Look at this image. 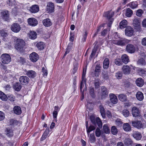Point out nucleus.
I'll return each mask as SVG.
<instances>
[{
	"mask_svg": "<svg viewBox=\"0 0 146 146\" xmlns=\"http://www.w3.org/2000/svg\"><path fill=\"white\" fill-rule=\"evenodd\" d=\"M95 134L97 137H100L101 134V131L98 127L97 128L95 131Z\"/></svg>",
	"mask_w": 146,
	"mask_h": 146,
	"instance_id": "nucleus-47",
	"label": "nucleus"
},
{
	"mask_svg": "<svg viewBox=\"0 0 146 146\" xmlns=\"http://www.w3.org/2000/svg\"><path fill=\"white\" fill-rule=\"evenodd\" d=\"M89 139L91 143H94L95 142L96 138L94 134L92 133L90 134Z\"/></svg>",
	"mask_w": 146,
	"mask_h": 146,
	"instance_id": "nucleus-42",
	"label": "nucleus"
},
{
	"mask_svg": "<svg viewBox=\"0 0 146 146\" xmlns=\"http://www.w3.org/2000/svg\"><path fill=\"white\" fill-rule=\"evenodd\" d=\"M20 83L22 85H26L29 81V78L25 76H21L19 79Z\"/></svg>",
	"mask_w": 146,
	"mask_h": 146,
	"instance_id": "nucleus-9",
	"label": "nucleus"
},
{
	"mask_svg": "<svg viewBox=\"0 0 146 146\" xmlns=\"http://www.w3.org/2000/svg\"><path fill=\"white\" fill-rule=\"evenodd\" d=\"M0 98L3 101H6L8 98L6 95L3 92L0 91Z\"/></svg>",
	"mask_w": 146,
	"mask_h": 146,
	"instance_id": "nucleus-38",
	"label": "nucleus"
},
{
	"mask_svg": "<svg viewBox=\"0 0 146 146\" xmlns=\"http://www.w3.org/2000/svg\"><path fill=\"white\" fill-rule=\"evenodd\" d=\"M19 11V9L17 8V7H14V8H13L12 10V13L15 14V15H16L17 14V13Z\"/></svg>",
	"mask_w": 146,
	"mask_h": 146,
	"instance_id": "nucleus-59",
	"label": "nucleus"
},
{
	"mask_svg": "<svg viewBox=\"0 0 146 146\" xmlns=\"http://www.w3.org/2000/svg\"><path fill=\"white\" fill-rule=\"evenodd\" d=\"M96 127L92 125H90L88 128L87 129V133L88 135H89V133L95 129Z\"/></svg>",
	"mask_w": 146,
	"mask_h": 146,
	"instance_id": "nucleus-46",
	"label": "nucleus"
},
{
	"mask_svg": "<svg viewBox=\"0 0 146 146\" xmlns=\"http://www.w3.org/2000/svg\"><path fill=\"white\" fill-rule=\"evenodd\" d=\"M0 34L1 36L5 40L6 38L8 36L7 33V31L4 30L2 29L1 31Z\"/></svg>",
	"mask_w": 146,
	"mask_h": 146,
	"instance_id": "nucleus-39",
	"label": "nucleus"
},
{
	"mask_svg": "<svg viewBox=\"0 0 146 146\" xmlns=\"http://www.w3.org/2000/svg\"><path fill=\"white\" fill-rule=\"evenodd\" d=\"M133 135L134 138L137 140H140L142 137L141 135L138 132H134Z\"/></svg>",
	"mask_w": 146,
	"mask_h": 146,
	"instance_id": "nucleus-21",
	"label": "nucleus"
},
{
	"mask_svg": "<svg viewBox=\"0 0 146 146\" xmlns=\"http://www.w3.org/2000/svg\"><path fill=\"white\" fill-rule=\"evenodd\" d=\"M123 127L124 130L126 131H128L131 130V126L128 123H126L124 124Z\"/></svg>",
	"mask_w": 146,
	"mask_h": 146,
	"instance_id": "nucleus-25",
	"label": "nucleus"
},
{
	"mask_svg": "<svg viewBox=\"0 0 146 146\" xmlns=\"http://www.w3.org/2000/svg\"><path fill=\"white\" fill-rule=\"evenodd\" d=\"M96 49L94 48L93 49L92 52L90 55V58H92L95 56L96 51Z\"/></svg>",
	"mask_w": 146,
	"mask_h": 146,
	"instance_id": "nucleus-54",
	"label": "nucleus"
},
{
	"mask_svg": "<svg viewBox=\"0 0 146 146\" xmlns=\"http://www.w3.org/2000/svg\"><path fill=\"white\" fill-rule=\"evenodd\" d=\"M138 71L140 74L142 76H144L146 74V71L141 68H139L138 69Z\"/></svg>",
	"mask_w": 146,
	"mask_h": 146,
	"instance_id": "nucleus-53",
	"label": "nucleus"
},
{
	"mask_svg": "<svg viewBox=\"0 0 146 146\" xmlns=\"http://www.w3.org/2000/svg\"><path fill=\"white\" fill-rule=\"evenodd\" d=\"M115 76L117 79H121L122 76V72L120 71L118 72L115 74Z\"/></svg>",
	"mask_w": 146,
	"mask_h": 146,
	"instance_id": "nucleus-48",
	"label": "nucleus"
},
{
	"mask_svg": "<svg viewBox=\"0 0 146 146\" xmlns=\"http://www.w3.org/2000/svg\"><path fill=\"white\" fill-rule=\"evenodd\" d=\"M30 59L33 62H36L39 58L38 54L36 53L33 52L31 53L29 56Z\"/></svg>",
	"mask_w": 146,
	"mask_h": 146,
	"instance_id": "nucleus-12",
	"label": "nucleus"
},
{
	"mask_svg": "<svg viewBox=\"0 0 146 146\" xmlns=\"http://www.w3.org/2000/svg\"><path fill=\"white\" fill-rule=\"evenodd\" d=\"M100 80L98 79L95 80L94 84L96 88H98L100 85Z\"/></svg>",
	"mask_w": 146,
	"mask_h": 146,
	"instance_id": "nucleus-55",
	"label": "nucleus"
},
{
	"mask_svg": "<svg viewBox=\"0 0 146 146\" xmlns=\"http://www.w3.org/2000/svg\"><path fill=\"white\" fill-rule=\"evenodd\" d=\"M136 83L137 85L139 87L142 86L144 84L143 80L141 78H139L136 80Z\"/></svg>",
	"mask_w": 146,
	"mask_h": 146,
	"instance_id": "nucleus-28",
	"label": "nucleus"
},
{
	"mask_svg": "<svg viewBox=\"0 0 146 146\" xmlns=\"http://www.w3.org/2000/svg\"><path fill=\"white\" fill-rule=\"evenodd\" d=\"M110 100L111 102L113 104H115L117 102L118 100L116 96L113 94L110 95Z\"/></svg>",
	"mask_w": 146,
	"mask_h": 146,
	"instance_id": "nucleus-17",
	"label": "nucleus"
},
{
	"mask_svg": "<svg viewBox=\"0 0 146 146\" xmlns=\"http://www.w3.org/2000/svg\"><path fill=\"white\" fill-rule=\"evenodd\" d=\"M130 40L125 38H121L119 40H113V43L120 46H123L125 44L129 43Z\"/></svg>",
	"mask_w": 146,
	"mask_h": 146,
	"instance_id": "nucleus-5",
	"label": "nucleus"
},
{
	"mask_svg": "<svg viewBox=\"0 0 146 146\" xmlns=\"http://www.w3.org/2000/svg\"><path fill=\"white\" fill-rule=\"evenodd\" d=\"M39 10V7L36 5H34L31 7L29 9L30 12L32 13H36Z\"/></svg>",
	"mask_w": 146,
	"mask_h": 146,
	"instance_id": "nucleus-18",
	"label": "nucleus"
},
{
	"mask_svg": "<svg viewBox=\"0 0 146 146\" xmlns=\"http://www.w3.org/2000/svg\"><path fill=\"white\" fill-rule=\"evenodd\" d=\"M120 58H117L115 59L114 60L115 64L118 66L122 65L123 64L122 60Z\"/></svg>",
	"mask_w": 146,
	"mask_h": 146,
	"instance_id": "nucleus-36",
	"label": "nucleus"
},
{
	"mask_svg": "<svg viewBox=\"0 0 146 146\" xmlns=\"http://www.w3.org/2000/svg\"><path fill=\"white\" fill-rule=\"evenodd\" d=\"M29 37L31 39H35L37 37L36 33L34 31H31L29 34Z\"/></svg>",
	"mask_w": 146,
	"mask_h": 146,
	"instance_id": "nucleus-37",
	"label": "nucleus"
},
{
	"mask_svg": "<svg viewBox=\"0 0 146 146\" xmlns=\"http://www.w3.org/2000/svg\"><path fill=\"white\" fill-rule=\"evenodd\" d=\"M126 50L129 53H133L135 52L136 48L133 44H128L126 46Z\"/></svg>",
	"mask_w": 146,
	"mask_h": 146,
	"instance_id": "nucleus-7",
	"label": "nucleus"
},
{
	"mask_svg": "<svg viewBox=\"0 0 146 146\" xmlns=\"http://www.w3.org/2000/svg\"><path fill=\"white\" fill-rule=\"evenodd\" d=\"M18 62L22 64H23L26 63V61L25 59L22 57H20L18 59Z\"/></svg>",
	"mask_w": 146,
	"mask_h": 146,
	"instance_id": "nucleus-52",
	"label": "nucleus"
},
{
	"mask_svg": "<svg viewBox=\"0 0 146 146\" xmlns=\"http://www.w3.org/2000/svg\"><path fill=\"white\" fill-rule=\"evenodd\" d=\"M142 45L146 46V37L143 38L142 41Z\"/></svg>",
	"mask_w": 146,
	"mask_h": 146,
	"instance_id": "nucleus-64",
	"label": "nucleus"
},
{
	"mask_svg": "<svg viewBox=\"0 0 146 146\" xmlns=\"http://www.w3.org/2000/svg\"><path fill=\"white\" fill-rule=\"evenodd\" d=\"M123 142L125 145L127 146H132L133 144V141L130 139H125Z\"/></svg>",
	"mask_w": 146,
	"mask_h": 146,
	"instance_id": "nucleus-26",
	"label": "nucleus"
},
{
	"mask_svg": "<svg viewBox=\"0 0 146 146\" xmlns=\"http://www.w3.org/2000/svg\"><path fill=\"white\" fill-rule=\"evenodd\" d=\"M118 98L122 102H126L127 100L126 95L124 94H121L119 95Z\"/></svg>",
	"mask_w": 146,
	"mask_h": 146,
	"instance_id": "nucleus-32",
	"label": "nucleus"
},
{
	"mask_svg": "<svg viewBox=\"0 0 146 146\" xmlns=\"http://www.w3.org/2000/svg\"><path fill=\"white\" fill-rule=\"evenodd\" d=\"M122 69L124 74H128L130 73L131 68L127 65H123L122 67Z\"/></svg>",
	"mask_w": 146,
	"mask_h": 146,
	"instance_id": "nucleus-15",
	"label": "nucleus"
},
{
	"mask_svg": "<svg viewBox=\"0 0 146 146\" xmlns=\"http://www.w3.org/2000/svg\"><path fill=\"white\" fill-rule=\"evenodd\" d=\"M143 13V11L141 9H139L136 12V15L139 17H141Z\"/></svg>",
	"mask_w": 146,
	"mask_h": 146,
	"instance_id": "nucleus-60",
	"label": "nucleus"
},
{
	"mask_svg": "<svg viewBox=\"0 0 146 146\" xmlns=\"http://www.w3.org/2000/svg\"><path fill=\"white\" fill-rule=\"evenodd\" d=\"M145 61L143 59L141 58L138 60L137 64L139 65H143L145 64Z\"/></svg>",
	"mask_w": 146,
	"mask_h": 146,
	"instance_id": "nucleus-58",
	"label": "nucleus"
},
{
	"mask_svg": "<svg viewBox=\"0 0 146 146\" xmlns=\"http://www.w3.org/2000/svg\"><path fill=\"white\" fill-rule=\"evenodd\" d=\"M96 123L98 126L100 128H101L102 127V123L99 117H97L96 119Z\"/></svg>",
	"mask_w": 146,
	"mask_h": 146,
	"instance_id": "nucleus-43",
	"label": "nucleus"
},
{
	"mask_svg": "<svg viewBox=\"0 0 146 146\" xmlns=\"http://www.w3.org/2000/svg\"><path fill=\"white\" fill-rule=\"evenodd\" d=\"M13 109L15 113L19 115L21 113V109L19 106H15Z\"/></svg>",
	"mask_w": 146,
	"mask_h": 146,
	"instance_id": "nucleus-31",
	"label": "nucleus"
},
{
	"mask_svg": "<svg viewBox=\"0 0 146 146\" xmlns=\"http://www.w3.org/2000/svg\"><path fill=\"white\" fill-rule=\"evenodd\" d=\"M49 130L48 128L46 129L45 131L43 133L41 138L40 139V141H43L47 137L49 133Z\"/></svg>",
	"mask_w": 146,
	"mask_h": 146,
	"instance_id": "nucleus-27",
	"label": "nucleus"
},
{
	"mask_svg": "<svg viewBox=\"0 0 146 146\" xmlns=\"http://www.w3.org/2000/svg\"><path fill=\"white\" fill-rule=\"evenodd\" d=\"M133 14V11L130 8L127 9L126 11L125 15L128 17H130Z\"/></svg>",
	"mask_w": 146,
	"mask_h": 146,
	"instance_id": "nucleus-41",
	"label": "nucleus"
},
{
	"mask_svg": "<svg viewBox=\"0 0 146 146\" xmlns=\"http://www.w3.org/2000/svg\"><path fill=\"white\" fill-rule=\"evenodd\" d=\"M115 123L117 125L120 126L122 123V122L121 119H117L115 120Z\"/></svg>",
	"mask_w": 146,
	"mask_h": 146,
	"instance_id": "nucleus-62",
	"label": "nucleus"
},
{
	"mask_svg": "<svg viewBox=\"0 0 146 146\" xmlns=\"http://www.w3.org/2000/svg\"><path fill=\"white\" fill-rule=\"evenodd\" d=\"M132 125L134 127L139 129H144L145 127L144 124L142 123L141 121H132Z\"/></svg>",
	"mask_w": 146,
	"mask_h": 146,
	"instance_id": "nucleus-4",
	"label": "nucleus"
},
{
	"mask_svg": "<svg viewBox=\"0 0 146 146\" xmlns=\"http://www.w3.org/2000/svg\"><path fill=\"white\" fill-rule=\"evenodd\" d=\"M1 59L2 62L5 64H8L11 61L10 56L7 54H3L1 57Z\"/></svg>",
	"mask_w": 146,
	"mask_h": 146,
	"instance_id": "nucleus-3",
	"label": "nucleus"
},
{
	"mask_svg": "<svg viewBox=\"0 0 146 146\" xmlns=\"http://www.w3.org/2000/svg\"><path fill=\"white\" fill-rule=\"evenodd\" d=\"M13 87L16 91H19L21 90L22 86L20 83L17 82L15 83L13 85Z\"/></svg>",
	"mask_w": 146,
	"mask_h": 146,
	"instance_id": "nucleus-22",
	"label": "nucleus"
},
{
	"mask_svg": "<svg viewBox=\"0 0 146 146\" xmlns=\"http://www.w3.org/2000/svg\"><path fill=\"white\" fill-rule=\"evenodd\" d=\"M109 60L108 58H106L104 60L103 62V67L105 69H107L109 66Z\"/></svg>",
	"mask_w": 146,
	"mask_h": 146,
	"instance_id": "nucleus-34",
	"label": "nucleus"
},
{
	"mask_svg": "<svg viewBox=\"0 0 146 146\" xmlns=\"http://www.w3.org/2000/svg\"><path fill=\"white\" fill-rule=\"evenodd\" d=\"M101 66L99 64H97L96 66L94 71V74L95 76L97 77H98L100 74V72L101 71Z\"/></svg>",
	"mask_w": 146,
	"mask_h": 146,
	"instance_id": "nucleus-19",
	"label": "nucleus"
},
{
	"mask_svg": "<svg viewBox=\"0 0 146 146\" xmlns=\"http://www.w3.org/2000/svg\"><path fill=\"white\" fill-rule=\"evenodd\" d=\"M28 22L29 25L32 26H35L38 24L36 19L34 18H29L28 19Z\"/></svg>",
	"mask_w": 146,
	"mask_h": 146,
	"instance_id": "nucleus-14",
	"label": "nucleus"
},
{
	"mask_svg": "<svg viewBox=\"0 0 146 146\" xmlns=\"http://www.w3.org/2000/svg\"><path fill=\"white\" fill-rule=\"evenodd\" d=\"M100 95L102 99H105L108 96V92L107 88L104 86H102L101 88Z\"/></svg>",
	"mask_w": 146,
	"mask_h": 146,
	"instance_id": "nucleus-6",
	"label": "nucleus"
},
{
	"mask_svg": "<svg viewBox=\"0 0 146 146\" xmlns=\"http://www.w3.org/2000/svg\"><path fill=\"white\" fill-rule=\"evenodd\" d=\"M11 29L14 32L18 33L20 30L21 27L19 24L15 23L11 25Z\"/></svg>",
	"mask_w": 146,
	"mask_h": 146,
	"instance_id": "nucleus-11",
	"label": "nucleus"
},
{
	"mask_svg": "<svg viewBox=\"0 0 146 146\" xmlns=\"http://www.w3.org/2000/svg\"><path fill=\"white\" fill-rule=\"evenodd\" d=\"M114 14L113 12L110 11L105 13L104 15V16L107 18V19L109 20V22L108 25L110 27H111V24L113 21V19L112 18V17L113 16Z\"/></svg>",
	"mask_w": 146,
	"mask_h": 146,
	"instance_id": "nucleus-2",
	"label": "nucleus"
},
{
	"mask_svg": "<svg viewBox=\"0 0 146 146\" xmlns=\"http://www.w3.org/2000/svg\"><path fill=\"white\" fill-rule=\"evenodd\" d=\"M123 115L125 117H127L129 114V111L126 109H124L122 111Z\"/></svg>",
	"mask_w": 146,
	"mask_h": 146,
	"instance_id": "nucleus-50",
	"label": "nucleus"
},
{
	"mask_svg": "<svg viewBox=\"0 0 146 146\" xmlns=\"http://www.w3.org/2000/svg\"><path fill=\"white\" fill-rule=\"evenodd\" d=\"M6 134L8 137H12L13 135L12 130L9 128H7L6 131Z\"/></svg>",
	"mask_w": 146,
	"mask_h": 146,
	"instance_id": "nucleus-33",
	"label": "nucleus"
},
{
	"mask_svg": "<svg viewBox=\"0 0 146 146\" xmlns=\"http://www.w3.org/2000/svg\"><path fill=\"white\" fill-rule=\"evenodd\" d=\"M125 32V35L129 36H132L134 32L133 28L129 26H128L126 28Z\"/></svg>",
	"mask_w": 146,
	"mask_h": 146,
	"instance_id": "nucleus-10",
	"label": "nucleus"
},
{
	"mask_svg": "<svg viewBox=\"0 0 146 146\" xmlns=\"http://www.w3.org/2000/svg\"><path fill=\"white\" fill-rule=\"evenodd\" d=\"M42 72L43 73V76H46L48 73L46 70L45 69V68L44 67H42Z\"/></svg>",
	"mask_w": 146,
	"mask_h": 146,
	"instance_id": "nucleus-61",
	"label": "nucleus"
},
{
	"mask_svg": "<svg viewBox=\"0 0 146 146\" xmlns=\"http://www.w3.org/2000/svg\"><path fill=\"white\" fill-rule=\"evenodd\" d=\"M127 21L125 20H124L121 21L119 23L120 28L122 29L126 27L127 25Z\"/></svg>",
	"mask_w": 146,
	"mask_h": 146,
	"instance_id": "nucleus-30",
	"label": "nucleus"
},
{
	"mask_svg": "<svg viewBox=\"0 0 146 146\" xmlns=\"http://www.w3.org/2000/svg\"><path fill=\"white\" fill-rule=\"evenodd\" d=\"M130 7L133 9L136 8L137 6V4L136 2H133L131 4H129V5Z\"/></svg>",
	"mask_w": 146,
	"mask_h": 146,
	"instance_id": "nucleus-51",
	"label": "nucleus"
},
{
	"mask_svg": "<svg viewBox=\"0 0 146 146\" xmlns=\"http://www.w3.org/2000/svg\"><path fill=\"white\" fill-rule=\"evenodd\" d=\"M103 129L104 132L108 134L110 133V129L107 125H104L103 127Z\"/></svg>",
	"mask_w": 146,
	"mask_h": 146,
	"instance_id": "nucleus-45",
	"label": "nucleus"
},
{
	"mask_svg": "<svg viewBox=\"0 0 146 146\" xmlns=\"http://www.w3.org/2000/svg\"><path fill=\"white\" fill-rule=\"evenodd\" d=\"M117 130L115 126H113L111 127V133L113 135H116L117 133Z\"/></svg>",
	"mask_w": 146,
	"mask_h": 146,
	"instance_id": "nucleus-44",
	"label": "nucleus"
},
{
	"mask_svg": "<svg viewBox=\"0 0 146 146\" xmlns=\"http://www.w3.org/2000/svg\"><path fill=\"white\" fill-rule=\"evenodd\" d=\"M140 25V22L137 18H135L133 21V25L135 27H138Z\"/></svg>",
	"mask_w": 146,
	"mask_h": 146,
	"instance_id": "nucleus-35",
	"label": "nucleus"
},
{
	"mask_svg": "<svg viewBox=\"0 0 146 146\" xmlns=\"http://www.w3.org/2000/svg\"><path fill=\"white\" fill-rule=\"evenodd\" d=\"M136 97L138 100L141 101L144 98L143 94L141 92H138L136 93Z\"/></svg>",
	"mask_w": 146,
	"mask_h": 146,
	"instance_id": "nucleus-29",
	"label": "nucleus"
},
{
	"mask_svg": "<svg viewBox=\"0 0 146 146\" xmlns=\"http://www.w3.org/2000/svg\"><path fill=\"white\" fill-rule=\"evenodd\" d=\"M121 59L122 62L125 64H127L129 61L128 56L125 54H124L122 56Z\"/></svg>",
	"mask_w": 146,
	"mask_h": 146,
	"instance_id": "nucleus-20",
	"label": "nucleus"
},
{
	"mask_svg": "<svg viewBox=\"0 0 146 146\" xmlns=\"http://www.w3.org/2000/svg\"><path fill=\"white\" fill-rule=\"evenodd\" d=\"M46 11L48 13H50L54 11V5L53 3L49 2L47 3Z\"/></svg>",
	"mask_w": 146,
	"mask_h": 146,
	"instance_id": "nucleus-8",
	"label": "nucleus"
},
{
	"mask_svg": "<svg viewBox=\"0 0 146 146\" xmlns=\"http://www.w3.org/2000/svg\"><path fill=\"white\" fill-rule=\"evenodd\" d=\"M36 46L38 49L42 50L44 48V44L43 42H40L37 44Z\"/></svg>",
	"mask_w": 146,
	"mask_h": 146,
	"instance_id": "nucleus-40",
	"label": "nucleus"
},
{
	"mask_svg": "<svg viewBox=\"0 0 146 146\" xmlns=\"http://www.w3.org/2000/svg\"><path fill=\"white\" fill-rule=\"evenodd\" d=\"M5 118V113L1 111H0V121L3 120Z\"/></svg>",
	"mask_w": 146,
	"mask_h": 146,
	"instance_id": "nucleus-57",
	"label": "nucleus"
},
{
	"mask_svg": "<svg viewBox=\"0 0 146 146\" xmlns=\"http://www.w3.org/2000/svg\"><path fill=\"white\" fill-rule=\"evenodd\" d=\"M18 122L17 121V120H14V119H11L10 120V124L11 125H15L17 124V123Z\"/></svg>",
	"mask_w": 146,
	"mask_h": 146,
	"instance_id": "nucleus-63",
	"label": "nucleus"
},
{
	"mask_svg": "<svg viewBox=\"0 0 146 146\" xmlns=\"http://www.w3.org/2000/svg\"><path fill=\"white\" fill-rule=\"evenodd\" d=\"M7 3L9 6H13L15 4V0H8L7 1Z\"/></svg>",
	"mask_w": 146,
	"mask_h": 146,
	"instance_id": "nucleus-49",
	"label": "nucleus"
},
{
	"mask_svg": "<svg viewBox=\"0 0 146 146\" xmlns=\"http://www.w3.org/2000/svg\"><path fill=\"white\" fill-rule=\"evenodd\" d=\"M108 31H110V29H104L101 32V35L102 36H105L107 34Z\"/></svg>",
	"mask_w": 146,
	"mask_h": 146,
	"instance_id": "nucleus-56",
	"label": "nucleus"
},
{
	"mask_svg": "<svg viewBox=\"0 0 146 146\" xmlns=\"http://www.w3.org/2000/svg\"><path fill=\"white\" fill-rule=\"evenodd\" d=\"M24 71L26 72V75L30 78H33L36 76V73L33 70H29L27 71L25 69Z\"/></svg>",
	"mask_w": 146,
	"mask_h": 146,
	"instance_id": "nucleus-13",
	"label": "nucleus"
},
{
	"mask_svg": "<svg viewBox=\"0 0 146 146\" xmlns=\"http://www.w3.org/2000/svg\"><path fill=\"white\" fill-rule=\"evenodd\" d=\"M3 18L5 21H8L9 19V14L8 11H3L2 13Z\"/></svg>",
	"mask_w": 146,
	"mask_h": 146,
	"instance_id": "nucleus-24",
	"label": "nucleus"
},
{
	"mask_svg": "<svg viewBox=\"0 0 146 146\" xmlns=\"http://www.w3.org/2000/svg\"><path fill=\"white\" fill-rule=\"evenodd\" d=\"M25 45V43L23 39L21 38H16L15 47L17 51L20 52L22 51Z\"/></svg>",
	"mask_w": 146,
	"mask_h": 146,
	"instance_id": "nucleus-1",
	"label": "nucleus"
},
{
	"mask_svg": "<svg viewBox=\"0 0 146 146\" xmlns=\"http://www.w3.org/2000/svg\"><path fill=\"white\" fill-rule=\"evenodd\" d=\"M43 25L46 27H48L50 26L52 24V23L49 19H46L43 21Z\"/></svg>",
	"mask_w": 146,
	"mask_h": 146,
	"instance_id": "nucleus-23",
	"label": "nucleus"
},
{
	"mask_svg": "<svg viewBox=\"0 0 146 146\" xmlns=\"http://www.w3.org/2000/svg\"><path fill=\"white\" fill-rule=\"evenodd\" d=\"M132 114L134 117H136L139 115L140 111L137 108L134 107L132 109Z\"/></svg>",
	"mask_w": 146,
	"mask_h": 146,
	"instance_id": "nucleus-16",
	"label": "nucleus"
}]
</instances>
